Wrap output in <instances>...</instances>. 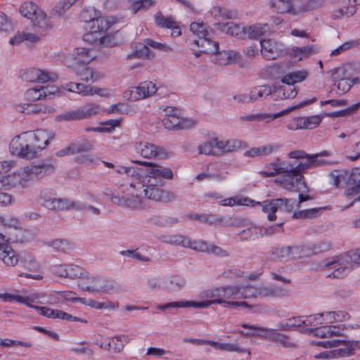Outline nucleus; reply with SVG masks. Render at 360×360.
Masks as SVG:
<instances>
[{
	"instance_id": "de8ad7c7",
	"label": "nucleus",
	"mask_w": 360,
	"mask_h": 360,
	"mask_svg": "<svg viewBox=\"0 0 360 360\" xmlns=\"http://www.w3.org/2000/svg\"><path fill=\"white\" fill-rule=\"evenodd\" d=\"M154 53L150 51L148 46L144 42L143 44H139L135 50L127 56L128 59L131 58H153Z\"/></svg>"
},
{
	"instance_id": "3c124183",
	"label": "nucleus",
	"mask_w": 360,
	"mask_h": 360,
	"mask_svg": "<svg viewBox=\"0 0 360 360\" xmlns=\"http://www.w3.org/2000/svg\"><path fill=\"white\" fill-rule=\"evenodd\" d=\"M278 326L282 330H291L293 328L302 327L304 326L302 316L288 319L279 323Z\"/></svg>"
},
{
	"instance_id": "6ab92c4d",
	"label": "nucleus",
	"mask_w": 360,
	"mask_h": 360,
	"mask_svg": "<svg viewBox=\"0 0 360 360\" xmlns=\"http://www.w3.org/2000/svg\"><path fill=\"white\" fill-rule=\"evenodd\" d=\"M249 293L252 294V297H284L288 295L287 290L278 285H264L259 288H254L248 286Z\"/></svg>"
},
{
	"instance_id": "ddd939ff",
	"label": "nucleus",
	"mask_w": 360,
	"mask_h": 360,
	"mask_svg": "<svg viewBox=\"0 0 360 360\" xmlns=\"http://www.w3.org/2000/svg\"><path fill=\"white\" fill-rule=\"evenodd\" d=\"M354 265L355 263L353 262V260L347 253L326 260L323 266L333 269V271L328 274V277L340 278L346 276L354 268Z\"/></svg>"
},
{
	"instance_id": "9b49d317",
	"label": "nucleus",
	"mask_w": 360,
	"mask_h": 360,
	"mask_svg": "<svg viewBox=\"0 0 360 360\" xmlns=\"http://www.w3.org/2000/svg\"><path fill=\"white\" fill-rule=\"evenodd\" d=\"M94 51L85 47H78L64 54L63 57V64L71 70L86 65L96 58Z\"/></svg>"
},
{
	"instance_id": "e433bc0d",
	"label": "nucleus",
	"mask_w": 360,
	"mask_h": 360,
	"mask_svg": "<svg viewBox=\"0 0 360 360\" xmlns=\"http://www.w3.org/2000/svg\"><path fill=\"white\" fill-rule=\"evenodd\" d=\"M162 288L168 292H176L180 290L186 284L185 278L180 276H172L166 278L163 281Z\"/></svg>"
},
{
	"instance_id": "a211bd4d",
	"label": "nucleus",
	"mask_w": 360,
	"mask_h": 360,
	"mask_svg": "<svg viewBox=\"0 0 360 360\" xmlns=\"http://www.w3.org/2000/svg\"><path fill=\"white\" fill-rule=\"evenodd\" d=\"M261 54L266 60H276L283 55L284 46L274 39H263L260 41Z\"/></svg>"
},
{
	"instance_id": "13d9d810",
	"label": "nucleus",
	"mask_w": 360,
	"mask_h": 360,
	"mask_svg": "<svg viewBox=\"0 0 360 360\" xmlns=\"http://www.w3.org/2000/svg\"><path fill=\"white\" fill-rule=\"evenodd\" d=\"M76 0H63L58 3L51 11V17H60L66 10L69 9Z\"/></svg>"
},
{
	"instance_id": "f03ea898",
	"label": "nucleus",
	"mask_w": 360,
	"mask_h": 360,
	"mask_svg": "<svg viewBox=\"0 0 360 360\" xmlns=\"http://www.w3.org/2000/svg\"><path fill=\"white\" fill-rule=\"evenodd\" d=\"M302 172L304 170L297 160L281 161L278 159L266 165L259 174L263 177L276 176L275 183L278 186L291 192L301 193L307 188Z\"/></svg>"
},
{
	"instance_id": "4c0bfd02",
	"label": "nucleus",
	"mask_w": 360,
	"mask_h": 360,
	"mask_svg": "<svg viewBox=\"0 0 360 360\" xmlns=\"http://www.w3.org/2000/svg\"><path fill=\"white\" fill-rule=\"evenodd\" d=\"M344 344L345 347L333 349L334 358L347 357L354 354L356 349L360 348V341H345L342 340L341 345Z\"/></svg>"
},
{
	"instance_id": "8fccbe9b",
	"label": "nucleus",
	"mask_w": 360,
	"mask_h": 360,
	"mask_svg": "<svg viewBox=\"0 0 360 360\" xmlns=\"http://www.w3.org/2000/svg\"><path fill=\"white\" fill-rule=\"evenodd\" d=\"M210 243L202 240H191L188 237H186V244L184 248H191L195 251L208 253Z\"/></svg>"
},
{
	"instance_id": "4d7b16f0",
	"label": "nucleus",
	"mask_w": 360,
	"mask_h": 360,
	"mask_svg": "<svg viewBox=\"0 0 360 360\" xmlns=\"http://www.w3.org/2000/svg\"><path fill=\"white\" fill-rule=\"evenodd\" d=\"M221 30L231 36L242 37L245 34V27H242L233 22L224 24Z\"/></svg>"
},
{
	"instance_id": "0eeeda50",
	"label": "nucleus",
	"mask_w": 360,
	"mask_h": 360,
	"mask_svg": "<svg viewBox=\"0 0 360 360\" xmlns=\"http://www.w3.org/2000/svg\"><path fill=\"white\" fill-rule=\"evenodd\" d=\"M116 21L112 16H101L99 13L96 19L90 22V29L84 35V40L90 43L101 42L106 32Z\"/></svg>"
},
{
	"instance_id": "bb28decb",
	"label": "nucleus",
	"mask_w": 360,
	"mask_h": 360,
	"mask_svg": "<svg viewBox=\"0 0 360 360\" xmlns=\"http://www.w3.org/2000/svg\"><path fill=\"white\" fill-rule=\"evenodd\" d=\"M271 9L278 13L298 14V11L292 6L291 0H271L269 3Z\"/></svg>"
},
{
	"instance_id": "680f3d73",
	"label": "nucleus",
	"mask_w": 360,
	"mask_h": 360,
	"mask_svg": "<svg viewBox=\"0 0 360 360\" xmlns=\"http://www.w3.org/2000/svg\"><path fill=\"white\" fill-rule=\"evenodd\" d=\"M77 109L81 120L86 119L89 117H91V115H94L97 114L100 110L99 106L94 103H87Z\"/></svg>"
},
{
	"instance_id": "0e129e2a",
	"label": "nucleus",
	"mask_w": 360,
	"mask_h": 360,
	"mask_svg": "<svg viewBox=\"0 0 360 360\" xmlns=\"http://www.w3.org/2000/svg\"><path fill=\"white\" fill-rule=\"evenodd\" d=\"M99 13L100 12L97 11L94 8L85 9L80 13V18L86 22L85 28L88 30V31L90 29V22H91L93 20L96 19Z\"/></svg>"
},
{
	"instance_id": "79ce46f5",
	"label": "nucleus",
	"mask_w": 360,
	"mask_h": 360,
	"mask_svg": "<svg viewBox=\"0 0 360 360\" xmlns=\"http://www.w3.org/2000/svg\"><path fill=\"white\" fill-rule=\"evenodd\" d=\"M269 30V25L266 23H255L245 27V34L252 39H257L264 36Z\"/></svg>"
},
{
	"instance_id": "6e6d98bb",
	"label": "nucleus",
	"mask_w": 360,
	"mask_h": 360,
	"mask_svg": "<svg viewBox=\"0 0 360 360\" xmlns=\"http://www.w3.org/2000/svg\"><path fill=\"white\" fill-rule=\"evenodd\" d=\"M46 91V89H41V86L30 88L25 91L24 94L25 99L27 102H35L44 99Z\"/></svg>"
},
{
	"instance_id": "4468645a",
	"label": "nucleus",
	"mask_w": 360,
	"mask_h": 360,
	"mask_svg": "<svg viewBox=\"0 0 360 360\" xmlns=\"http://www.w3.org/2000/svg\"><path fill=\"white\" fill-rule=\"evenodd\" d=\"M354 265L355 263L353 262V260L347 253L326 260L323 266L333 269V271L328 274V277L340 278L346 276L354 268Z\"/></svg>"
},
{
	"instance_id": "39448f33",
	"label": "nucleus",
	"mask_w": 360,
	"mask_h": 360,
	"mask_svg": "<svg viewBox=\"0 0 360 360\" xmlns=\"http://www.w3.org/2000/svg\"><path fill=\"white\" fill-rule=\"evenodd\" d=\"M41 204L43 207L54 211H64L75 210L82 211L85 206L84 203L75 201L66 198H56L49 195L48 191H43L39 196Z\"/></svg>"
},
{
	"instance_id": "7c9ffc66",
	"label": "nucleus",
	"mask_w": 360,
	"mask_h": 360,
	"mask_svg": "<svg viewBox=\"0 0 360 360\" xmlns=\"http://www.w3.org/2000/svg\"><path fill=\"white\" fill-rule=\"evenodd\" d=\"M78 77L86 82H94L99 80L103 77V75L96 72L95 70L90 67H86L85 65L77 68L76 70H72Z\"/></svg>"
},
{
	"instance_id": "a878e982",
	"label": "nucleus",
	"mask_w": 360,
	"mask_h": 360,
	"mask_svg": "<svg viewBox=\"0 0 360 360\" xmlns=\"http://www.w3.org/2000/svg\"><path fill=\"white\" fill-rule=\"evenodd\" d=\"M34 102H27L16 105V110L25 114H46L51 113L54 108L51 106H46L41 104L34 103Z\"/></svg>"
},
{
	"instance_id": "69168bd1",
	"label": "nucleus",
	"mask_w": 360,
	"mask_h": 360,
	"mask_svg": "<svg viewBox=\"0 0 360 360\" xmlns=\"http://www.w3.org/2000/svg\"><path fill=\"white\" fill-rule=\"evenodd\" d=\"M271 342H275L284 347H291L294 346V344L286 335L279 333L277 330H275Z\"/></svg>"
},
{
	"instance_id": "dca6fc26",
	"label": "nucleus",
	"mask_w": 360,
	"mask_h": 360,
	"mask_svg": "<svg viewBox=\"0 0 360 360\" xmlns=\"http://www.w3.org/2000/svg\"><path fill=\"white\" fill-rule=\"evenodd\" d=\"M158 90L156 84L150 81H144L138 86L131 87L124 93V97L135 101L153 96Z\"/></svg>"
},
{
	"instance_id": "20e7f679",
	"label": "nucleus",
	"mask_w": 360,
	"mask_h": 360,
	"mask_svg": "<svg viewBox=\"0 0 360 360\" xmlns=\"http://www.w3.org/2000/svg\"><path fill=\"white\" fill-rule=\"evenodd\" d=\"M139 184H140V181L136 184L130 183L124 186L117 194L112 195V202L133 210L143 209L145 204L141 195V190L143 189V187Z\"/></svg>"
},
{
	"instance_id": "5701e85b",
	"label": "nucleus",
	"mask_w": 360,
	"mask_h": 360,
	"mask_svg": "<svg viewBox=\"0 0 360 360\" xmlns=\"http://www.w3.org/2000/svg\"><path fill=\"white\" fill-rule=\"evenodd\" d=\"M25 79L30 82L45 83L49 81H55L57 75L35 68H30L24 74Z\"/></svg>"
},
{
	"instance_id": "09e8293b",
	"label": "nucleus",
	"mask_w": 360,
	"mask_h": 360,
	"mask_svg": "<svg viewBox=\"0 0 360 360\" xmlns=\"http://www.w3.org/2000/svg\"><path fill=\"white\" fill-rule=\"evenodd\" d=\"M158 238L162 243L172 245H179L184 248L186 236L179 233L173 235H160Z\"/></svg>"
},
{
	"instance_id": "f257e3e1",
	"label": "nucleus",
	"mask_w": 360,
	"mask_h": 360,
	"mask_svg": "<svg viewBox=\"0 0 360 360\" xmlns=\"http://www.w3.org/2000/svg\"><path fill=\"white\" fill-rule=\"evenodd\" d=\"M133 162L147 166L145 169L134 167L117 165L115 171L118 174H127L135 177L140 181L143 187L145 197L154 201H171L174 199V195L160 186L164 184V179H172L173 172L169 167L155 165L146 161L135 160Z\"/></svg>"
},
{
	"instance_id": "603ef678",
	"label": "nucleus",
	"mask_w": 360,
	"mask_h": 360,
	"mask_svg": "<svg viewBox=\"0 0 360 360\" xmlns=\"http://www.w3.org/2000/svg\"><path fill=\"white\" fill-rule=\"evenodd\" d=\"M36 310H37L41 315L49 319L64 320L65 316H66V312L62 310L51 309L46 307H36Z\"/></svg>"
},
{
	"instance_id": "c9c22d12",
	"label": "nucleus",
	"mask_w": 360,
	"mask_h": 360,
	"mask_svg": "<svg viewBox=\"0 0 360 360\" xmlns=\"http://www.w3.org/2000/svg\"><path fill=\"white\" fill-rule=\"evenodd\" d=\"M349 188L347 195H356L360 193V167L352 169L348 178Z\"/></svg>"
},
{
	"instance_id": "f704fd0d",
	"label": "nucleus",
	"mask_w": 360,
	"mask_h": 360,
	"mask_svg": "<svg viewBox=\"0 0 360 360\" xmlns=\"http://www.w3.org/2000/svg\"><path fill=\"white\" fill-rule=\"evenodd\" d=\"M315 53V46L313 45L303 47L293 46L288 50L289 56L295 61H300Z\"/></svg>"
},
{
	"instance_id": "473e14b6",
	"label": "nucleus",
	"mask_w": 360,
	"mask_h": 360,
	"mask_svg": "<svg viewBox=\"0 0 360 360\" xmlns=\"http://www.w3.org/2000/svg\"><path fill=\"white\" fill-rule=\"evenodd\" d=\"M191 46L201 49L204 53L213 54L219 50V44L206 37L192 40Z\"/></svg>"
},
{
	"instance_id": "412c9836",
	"label": "nucleus",
	"mask_w": 360,
	"mask_h": 360,
	"mask_svg": "<svg viewBox=\"0 0 360 360\" xmlns=\"http://www.w3.org/2000/svg\"><path fill=\"white\" fill-rule=\"evenodd\" d=\"M135 150L144 158H162L165 155V150L153 143L146 141L136 143Z\"/></svg>"
},
{
	"instance_id": "cd10ccee",
	"label": "nucleus",
	"mask_w": 360,
	"mask_h": 360,
	"mask_svg": "<svg viewBox=\"0 0 360 360\" xmlns=\"http://www.w3.org/2000/svg\"><path fill=\"white\" fill-rule=\"evenodd\" d=\"M41 38V36L40 34L28 31L18 32L10 39L9 44L13 46L19 45L24 41L27 44H34L39 42Z\"/></svg>"
},
{
	"instance_id": "f3484780",
	"label": "nucleus",
	"mask_w": 360,
	"mask_h": 360,
	"mask_svg": "<svg viewBox=\"0 0 360 360\" xmlns=\"http://www.w3.org/2000/svg\"><path fill=\"white\" fill-rule=\"evenodd\" d=\"M316 99L307 100L304 102L300 103L295 105H292L288 108H286L283 110H281L276 113L273 114H266V113H256V114H244L240 116L239 120L243 122H261L263 120H266V122H269L270 120H274L279 117H281L284 115L288 114L290 111L302 107L304 105L310 104L314 102Z\"/></svg>"
},
{
	"instance_id": "5fc2aeb1",
	"label": "nucleus",
	"mask_w": 360,
	"mask_h": 360,
	"mask_svg": "<svg viewBox=\"0 0 360 360\" xmlns=\"http://www.w3.org/2000/svg\"><path fill=\"white\" fill-rule=\"evenodd\" d=\"M272 93V86L262 85L254 88L250 91V98L252 101L259 98H265Z\"/></svg>"
},
{
	"instance_id": "338daca9",
	"label": "nucleus",
	"mask_w": 360,
	"mask_h": 360,
	"mask_svg": "<svg viewBox=\"0 0 360 360\" xmlns=\"http://www.w3.org/2000/svg\"><path fill=\"white\" fill-rule=\"evenodd\" d=\"M360 80L358 77H349L344 79H341L336 82L338 90L342 93L347 92L351 87L356 84H359Z\"/></svg>"
},
{
	"instance_id": "58836bf2",
	"label": "nucleus",
	"mask_w": 360,
	"mask_h": 360,
	"mask_svg": "<svg viewBox=\"0 0 360 360\" xmlns=\"http://www.w3.org/2000/svg\"><path fill=\"white\" fill-rule=\"evenodd\" d=\"M0 224L5 227L15 229L17 233L14 236H25L26 231L21 228L20 221L11 215H0Z\"/></svg>"
},
{
	"instance_id": "bf43d9fd",
	"label": "nucleus",
	"mask_w": 360,
	"mask_h": 360,
	"mask_svg": "<svg viewBox=\"0 0 360 360\" xmlns=\"http://www.w3.org/2000/svg\"><path fill=\"white\" fill-rule=\"evenodd\" d=\"M213 142L214 139L211 138L209 140L200 143L197 147L198 154L206 155H216L214 143Z\"/></svg>"
},
{
	"instance_id": "49530a36",
	"label": "nucleus",
	"mask_w": 360,
	"mask_h": 360,
	"mask_svg": "<svg viewBox=\"0 0 360 360\" xmlns=\"http://www.w3.org/2000/svg\"><path fill=\"white\" fill-rule=\"evenodd\" d=\"M322 119L321 115L299 117L297 120V124L300 129H313L321 123Z\"/></svg>"
},
{
	"instance_id": "4be33fe9",
	"label": "nucleus",
	"mask_w": 360,
	"mask_h": 360,
	"mask_svg": "<svg viewBox=\"0 0 360 360\" xmlns=\"http://www.w3.org/2000/svg\"><path fill=\"white\" fill-rule=\"evenodd\" d=\"M345 330L344 325H326L316 327L314 329L309 328L307 332H313L314 335L321 338H329L332 337H339L343 335Z\"/></svg>"
},
{
	"instance_id": "2f4dec72",
	"label": "nucleus",
	"mask_w": 360,
	"mask_h": 360,
	"mask_svg": "<svg viewBox=\"0 0 360 360\" xmlns=\"http://www.w3.org/2000/svg\"><path fill=\"white\" fill-rule=\"evenodd\" d=\"M262 235L260 227L249 223L243 226V229L238 233L237 236L240 240H248L257 239Z\"/></svg>"
},
{
	"instance_id": "6e6552de",
	"label": "nucleus",
	"mask_w": 360,
	"mask_h": 360,
	"mask_svg": "<svg viewBox=\"0 0 360 360\" xmlns=\"http://www.w3.org/2000/svg\"><path fill=\"white\" fill-rule=\"evenodd\" d=\"M9 150L11 154L28 160L37 157L29 132H23L14 136L10 142Z\"/></svg>"
},
{
	"instance_id": "1a4fd4ad",
	"label": "nucleus",
	"mask_w": 360,
	"mask_h": 360,
	"mask_svg": "<svg viewBox=\"0 0 360 360\" xmlns=\"http://www.w3.org/2000/svg\"><path fill=\"white\" fill-rule=\"evenodd\" d=\"M20 13L25 18L31 20L33 25L43 30L52 27L50 18L36 4L32 1L23 3L19 8Z\"/></svg>"
},
{
	"instance_id": "a19ab883",
	"label": "nucleus",
	"mask_w": 360,
	"mask_h": 360,
	"mask_svg": "<svg viewBox=\"0 0 360 360\" xmlns=\"http://www.w3.org/2000/svg\"><path fill=\"white\" fill-rule=\"evenodd\" d=\"M129 340V338L126 335H116L108 340V347H105L106 350L112 349L115 353H120Z\"/></svg>"
},
{
	"instance_id": "2eb2a0df",
	"label": "nucleus",
	"mask_w": 360,
	"mask_h": 360,
	"mask_svg": "<svg viewBox=\"0 0 360 360\" xmlns=\"http://www.w3.org/2000/svg\"><path fill=\"white\" fill-rule=\"evenodd\" d=\"M293 201L287 198H276L270 200H264L262 202L254 201L253 206L259 205L262 206V211L267 214L269 221H274L276 219L275 213L278 210L284 212H290L293 208Z\"/></svg>"
},
{
	"instance_id": "a18cd8bd",
	"label": "nucleus",
	"mask_w": 360,
	"mask_h": 360,
	"mask_svg": "<svg viewBox=\"0 0 360 360\" xmlns=\"http://www.w3.org/2000/svg\"><path fill=\"white\" fill-rule=\"evenodd\" d=\"M278 148L276 145L268 144L259 147L252 148L245 153L247 157H260L267 155L273 153L274 150Z\"/></svg>"
},
{
	"instance_id": "72a5a7b5",
	"label": "nucleus",
	"mask_w": 360,
	"mask_h": 360,
	"mask_svg": "<svg viewBox=\"0 0 360 360\" xmlns=\"http://www.w3.org/2000/svg\"><path fill=\"white\" fill-rule=\"evenodd\" d=\"M116 283L113 280L102 279L101 283H98L91 288H86L88 292L102 295L111 294L115 292Z\"/></svg>"
},
{
	"instance_id": "423d86ee",
	"label": "nucleus",
	"mask_w": 360,
	"mask_h": 360,
	"mask_svg": "<svg viewBox=\"0 0 360 360\" xmlns=\"http://www.w3.org/2000/svg\"><path fill=\"white\" fill-rule=\"evenodd\" d=\"M159 112L165 116L162 123L165 128L167 129H185L195 125V122L193 120L180 117L177 108L170 106H161L159 108Z\"/></svg>"
},
{
	"instance_id": "c03bdc74",
	"label": "nucleus",
	"mask_w": 360,
	"mask_h": 360,
	"mask_svg": "<svg viewBox=\"0 0 360 360\" xmlns=\"http://www.w3.org/2000/svg\"><path fill=\"white\" fill-rule=\"evenodd\" d=\"M355 2V0H344V6L334 11V17L341 18L354 15L356 11Z\"/></svg>"
},
{
	"instance_id": "393cba45",
	"label": "nucleus",
	"mask_w": 360,
	"mask_h": 360,
	"mask_svg": "<svg viewBox=\"0 0 360 360\" xmlns=\"http://www.w3.org/2000/svg\"><path fill=\"white\" fill-rule=\"evenodd\" d=\"M221 292V287L203 292V297L210 298V300L200 302L195 301V308H207L214 304H222L224 301L222 300Z\"/></svg>"
},
{
	"instance_id": "f8f14e48",
	"label": "nucleus",
	"mask_w": 360,
	"mask_h": 360,
	"mask_svg": "<svg viewBox=\"0 0 360 360\" xmlns=\"http://www.w3.org/2000/svg\"><path fill=\"white\" fill-rule=\"evenodd\" d=\"M221 295L224 307H244L248 306L245 302L233 301V300L247 299L251 297L248 286L227 285L221 287Z\"/></svg>"
},
{
	"instance_id": "052dcab7",
	"label": "nucleus",
	"mask_w": 360,
	"mask_h": 360,
	"mask_svg": "<svg viewBox=\"0 0 360 360\" xmlns=\"http://www.w3.org/2000/svg\"><path fill=\"white\" fill-rule=\"evenodd\" d=\"M254 200L248 198H238L231 197L226 198L221 201V205L224 206H233V205H246L253 206Z\"/></svg>"
},
{
	"instance_id": "aec40b11",
	"label": "nucleus",
	"mask_w": 360,
	"mask_h": 360,
	"mask_svg": "<svg viewBox=\"0 0 360 360\" xmlns=\"http://www.w3.org/2000/svg\"><path fill=\"white\" fill-rule=\"evenodd\" d=\"M28 132L37 155L44 149L54 137V134L51 131L46 129H40Z\"/></svg>"
},
{
	"instance_id": "e2e57ef3",
	"label": "nucleus",
	"mask_w": 360,
	"mask_h": 360,
	"mask_svg": "<svg viewBox=\"0 0 360 360\" xmlns=\"http://www.w3.org/2000/svg\"><path fill=\"white\" fill-rule=\"evenodd\" d=\"M155 4V0H131L130 10L133 13H136L140 10L154 6Z\"/></svg>"
},
{
	"instance_id": "864d4df0",
	"label": "nucleus",
	"mask_w": 360,
	"mask_h": 360,
	"mask_svg": "<svg viewBox=\"0 0 360 360\" xmlns=\"http://www.w3.org/2000/svg\"><path fill=\"white\" fill-rule=\"evenodd\" d=\"M101 278L96 276H92L86 271L78 285L82 290L88 292L86 288L94 287L95 285L101 283Z\"/></svg>"
},
{
	"instance_id": "b1692460",
	"label": "nucleus",
	"mask_w": 360,
	"mask_h": 360,
	"mask_svg": "<svg viewBox=\"0 0 360 360\" xmlns=\"http://www.w3.org/2000/svg\"><path fill=\"white\" fill-rule=\"evenodd\" d=\"M240 326L244 328L249 329L250 331L245 333L242 330H237L236 333L245 336L255 335L260 338L266 339L269 341L271 340L275 331V329L273 328L259 327L255 325H249L248 323H243Z\"/></svg>"
},
{
	"instance_id": "ea45409f",
	"label": "nucleus",
	"mask_w": 360,
	"mask_h": 360,
	"mask_svg": "<svg viewBox=\"0 0 360 360\" xmlns=\"http://www.w3.org/2000/svg\"><path fill=\"white\" fill-rule=\"evenodd\" d=\"M208 345L214 347L215 349L223 352L238 353L248 352V354H250V352L248 351L243 347H240L236 343L219 342L209 340Z\"/></svg>"
},
{
	"instance_id": "c85d7f7f",
	"label": "nucleus",
	"mask_w": 360,
	"mask_h": 360,
	"mask_svg": "<svg viewBox=\"0 0 360 360\" xmlns=\"http://www.w3.org/2000/svg\"><path fill=\"white\" fill-rule=\"evenodd\" d=\"M214 54V61L219 65L235 63L238 61L240 57V53L234 51H219L218 50Z\"/></svg>"
},
{
	"instance_id": "c756f323",
	"label": "nucleus",
	"mask_w": 360,
	"mask_h": 360,
	"mask_svg": "<svg viewBox=\"0 0 360 360\" xmlns=\"http://www.w3.org/2000/svg\"><path fill=\"white\" fill-rule=\"evenodd\" d=\"M304 171L325 165H332L336 164V161H330L322 159L318 154L309 155L308 159L304 161H298Z\"/></svg>"
},
{
	"instance_id": "7ed1b4c3",
	"label": "nucleus",
	"mask_w": 360,
	"mask_h": 360,
	"mask_svg": "<svg viewBox=\"0 0 360 360\" xmlns=\"http://www.w3.org/2000/svg\"><path fill=\"white\" fill-rule=\"evenodd\" d=\"M55 169V165L51 163L29 165L2 176L0 183L2 186L25 188L35 181L53 174Z\"/></svg>"
},
{
	"instance_id": "37998d69",
	"label": "nucleus",
	"mask_w": 360,
	"mask_h": 360,
	"mask_svg": "<svg viewBox=\"0 0 360 360\" xmlns=\"http://www.w3.org/2000/svg\"><path fill=\"white\" fill-rule=\"evenodd\" d=\"M309 76V72L306 70H300L285 74L281 79L283 84H292L302 82Z\"/></svg>"
},
{
	"instance_id": "774afa93",
	"label": "nucleus",
	"mask_w": 360,
	"mask_h": 360,
	"mask_svg": "<svg viewBox=\"0 0 360 360\" xmlns=\"http://www.w3.org/2000/svg\"><path fill=\"white\" fill-rule=\"evenodd\" d=\"M155 21L158 26L165 28L173 27L176 22L172 17H165L160 12L155 14Z\"/></svg>"
},
{
	"instance_id": "9d476101",
	"label": "nucleus",
	"mask_w": 360,
	"mask_h": 360,
	"mask_svg": "<svg viewBox=\"0 0 360 360\" xmlns=\"http://www.w3.org/2000/svg\"><path fill=\"white\" fill-rule=\"evenodd\" d=\"M7 238L0 233V260L8 266H15L20 261L19 255L8 244L9 241L13 243L23 242L27 239L26 236H12L8 233Z\"/></svg>"
}]
</instances>
